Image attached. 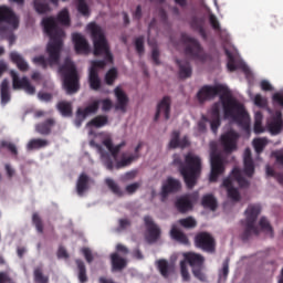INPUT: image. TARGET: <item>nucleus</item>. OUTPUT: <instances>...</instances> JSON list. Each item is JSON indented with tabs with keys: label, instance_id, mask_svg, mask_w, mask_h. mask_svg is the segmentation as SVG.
Wrapping results in <instances>:
<instances>
[{
	"label": "nucleus",
	"instance_id": "1",
	"mask_svg": "<svg viewBox=\"0 0 283 283\" xmlns=\"http://www.w3.org/2000/svg\"><path fill=\"white\" fill-rule=\"evenodd\" d=\"M216 96H219L220 98L226 118H232V120H234L239 127H242V129L249 132V129H251V119L249 118V113H247L244 105L238 102L233 95H231L229 87L222 84H217L214 86L203 85L197 93L199 103L211 101V98H216Z\"/></svg>",
	"mask_w": 283,
	"mask_h": 283
},
{
	"label": "nucleus",
	"instance_id": "2",
	"mask_svg": "<svg viewBox=\"0 0 283 283\" xmlns=\"http://www.w3.org/2000/svg\"><path fill=\"white\" fill-rule=\"evenodd\" d=\"M45 34L50 36V42L46 45V53L49 59L44 55H39L33 59L35 65H40L43 70H48V65H59L61 61V51L63 50V39H65V31L60 28L54 17H48L42 20Z\"/></svg>",
	"mask_w": 283,
	"mask_h": 283
},
{
	"label": "nucleus",
	"instance_id": "3",
	"mask_svg": "<svg viewBox=\"0 0 283 283\" xmlns=\"http://www.w3.org/2000/svg\"><path fill=\"white\" fill-rule=\"evenodd\" d=\"M102 145L106 147V149L109 151H106L103 149V146L96 144V142L91 140L90 146L96 147L98 153L101 154V158L104 160V165L108 171H114L115 169H125V167H129L134 160H138L140 158V149H143V142H139L138 145L135 147V154L130 155L128 157H123L119 161H117L114 166V160L118 158V154H120V150L123 147L127 145V143L122 142L120 144L114 146V142H112V138L107 137L102 142ZM112 157L114 160H112Z\"/></svg>",
	"mask_w": 283,
	"mask_h": 283
},
{
	"label": "nucleus",
	"instance_id": "4",
	"mask_svg": "<svg viewBox=\"0 0 283 283\" xmlns=\"http://www.w3.org/2000/svg\"><path fill=\"white\" fill-rule=\"evenodd\" d=\"M87 30L91 32L93 40L94 56H104V60H94L91 62L90 72H98V70H105L107 63H114V55L109 50L107 38H105L103 29H101V27L94 22H91L87 25Z\"/></svg>",
	"mask_w": 283,
	"mask_h": 283
},
{
	"label": "nucleus",
	"instance_id": "5",
	"mask_svg": "<svg viewBox=\"0 0 283 283\" xmlns=\"http://www.w3.org/2000/svg\"><path fill=\"white\" fill-rule=\"evenodd\" d=\"M175 165H179V172L186 182L188 189H193L198 185V178L202 174V159L191 153L185 156V163L180 159L174 160Z\"/></svg>",
	"mask_w": 283,
	"mask_h": 283
},
{
	"label": "nucleus",
	"instance_id": "6",
	"mask_svg": "<svg viewBox=\"0 0 283 283\" xmlns=\"http://www.w3.org/2000/svg\"><path fill=\"white\" fill-rule=\"evenodd\" d=\"M59 72L63 78L64 90L67 94H76L81 90L78 71L76 65L70 57H65L64 64L59 67Z\"/></svg>",
	"mask_w": 283,
	"mask_h": 283
},
{
	"label": "nucleus",
	"instance_id": "7",
	"mask_svg": "<svg viewBox=\"0 0 283 283\" xmlns=\"http://www.w3.org/2000/svg\"><path fill=\"white\" fill-rule=\"evenodd\" d=\"M233 180L238 182L241 189L249 188V185L251 184L249 182V180H247V178H244V176L242 175V170L238 167L232 169L230 177L223 179L222 185L227 188L228 198H230V200H233V202H240V191L238 190V188L233 187Z\"/></svg>",
	"mask_w": 283,
	"mask_h": 283
},
{
	"label": "nucleus",
	"instance_id": "8",
	"mask_svg": "<svg viewBox=\"0 0 283 283\" xmlns=\"http://www.w3.org/2000/svg\"><path fill=\"white\" fill-rule=\"evenodd\" d=\"M6 23H8V25H12L14 30L19 28V19H17L14 12L8 7H0V36L2 39H7L9 41V45H13L17 41V36H14L13 33L8 35V25H6Z\"/></svg>",
	"mask_w": 283,
	"mask_h": 283
},
{
	"label": "nucleus",
	"instance_id": "9",
	"mask_svg": "<svg viewBox=\"0 0 283 283\" xmlns=\"http://www.w3.org/2000/svg\"><path fill=\"white\" fill-rule=\"evenodd\" d=\"M262 212V208L260 205H250L245 210V229L241 234V240L243 242H248L251 239V234L260 235V229L255 227V221L258 220V216Z\"/></svg>",
	"mask_w": 283,
	"mask_h": 283
},
{
	"label": "nucleus",
	"instance_id": "10",
	"mask_svg": "<svg viewBox=\"0 0 283 283\" xmlns=\"http://www.w3.org/2000/svg\"><path fill=\"white\" fill-rule=\"evenodd\" d=\"M185 260L191 266L192 275L199 282H207V274L205 273V256L196 252H188L185 254Z\"/></svg>",
	"mask_w": 283,
	"mask_h": 283
},
{
	"label": "nucleus",
	"instance_id": "11",
	"mask_svg": "<svg viewBox=\"0 0 283 283\" xmlns=\"http://www.w3.org/2000/svg\"><path fill=\"white\" fill-rule=\"evenodd\" d=\"M181 42L184 43V45H186V56H189V59L193 60L202 59V45H200V42L198 40L189 36L187 33H182Z\"/></svg>",
	"mask_w": 283,
	"mask_h": 283
},
{
	"label": "nucleus",
	"instance_id": "12",
	"mask_svg": "<svg viewBox=\"0 0 283 283\" xmlns=\"http://www.w3.org/2000/svg\"><path fill=\"white\" fill-rule=\"evenodd\" d=\"M195 247L205 253H216V238L209 232H199L195 235Z\"/></svg>",
	"mask_w": 283,
	"mask_h": 283
},
{
	"label": "nucleus",
	"instance_id": "13",
	"mask_svg": "<svg viewBox=\"0 0 283 283\" xmlns=\"http://www.w3.org/2000/svg\"><path fill=\"white\" fill-rule=\"evenodd\" d=\"M240 139V134L235 130H228L220 137L221 146L226 154H233L238 149V140Z\"/></svg>",
	"mask_w": 283,
	"mask_h": 283
},
{
	"label": "nucleus",
	"instance_id": "14",
	"mask_svg": "<svg viewBox=\"0 0 283 283\" xmlns=\"http://www.w3.org/2000/svg\"><path fill=\"white\" fill-rule=\"evenodd\" d=\"M266 129L272 136H277L282 134L283 129V117L282 112L276 111L270 115L266 120Z\"/></svg>",
	"mask_w": 283,
	"mask_h": 283
},
{
	"label": "nucleus",
	"instance_id": "15",
	"mask_svg": "<svg viewBox=\"0 0 283 283\" xmlns=\"http://www.w3.org/2000/svg\"><path fill=\"white\" fill-rule=\"evenodd\" d=\"M10 76L12 78L13 90H24V92L30 95L36 93V88L32 86L27 76L19 78V74L14 71H10Z\"/></svg>",
	"mask_w": 283,
	"mask_h": 283
},
{
	"label": "nucleus",
	"instance_id": "16",
	"mask_svg": "<svg viewBox=\"0 0 283 283\" xmlns=\"http://www.w3.org/2000/svg\"><path fill=\"white\" fill-rule=\"evenodd\" d=\"M210 163H211L210 182H217L218 176H221V174H224V161L222 160V156L218 154H211Z\"/></svg>",
	"mask_w": 283,
	"mask_h": 283
},
{
	"label": "nucleus",
	"instance_id": "17",
	"mask_svg": "<svg viewBox=\"0 0 283 283\" xmlns=\"http://www.w3.org/2000/svg\"><path fill=\"white\" fill-rule=\"evenodd\" d=\"M144 222L147 229L146 240L149 244H154V242H158L160 239V228L156 226L154 219L149 216L144 217Z\"/></svg>",
	"mask_w": 283,
	"mask_h": 283
},
{
	"label": "nucleus",
	"instance_id": "18",
	"mask_svg": "<svg viewBox=\"0 0 283 283\" xmlns=\"http://www.w3.org/2000/svg\"><path fill=\"white\" fill-rule=\"evenodd\" d=\"M181 187L182 185L180 184V180L169 177L161 187V202H166L167 198H169V193H177Z\"/></svg>",
	"mask_w": 283,
	"mask_h": 283
},
{
	"label": "nucleus",
	"instance_id": "19",
	"mask_svg": "<svg viewBox=\"0 0 283 283\" xmlns=\"http://www.w3.org/2000/svg\"><path fill=\"white\" fill-rule=\"evenodd\" d=\"M99 105H101V101L96 99L85 108L83 109L78 108L76 112L75 125H77V127H81L82 123L84 122L85 118H87V116H90V114H96V112H98Z\"/></svg>",
	"mask_w": 283,
	"mask_h": 283
},
{
	"label": "nucleus",
	"instance_id": "20",
	"mask_svg": "<svg viewBox=\"0 0 283 283\" xmlns=\"http://www.w3.org/2000/svg\"><path fill=\"white\" fill-rule=\"evenodd\" d=\"M114 94L117 101V103L114 105L115 112H122L125 114L127 112V105H129V97L127 96V93L117 86L114 90Z\"/></svg>",
	"mask_w": 283,
	"mask_h": 283
},
{
	"label": "nucleus",
	"instance_id": "21",
	"mask_svg": "<svg viewBox=\"0 0 283 283\" xmlns=\"http://www.w3.org/2000/svg\"><path fill=\"white\" fill-rule=\"evenodd\" d=\"M161 114L166 120H169L171 114V97L164 96L163 99L158 103L155 120H158Z\"/></svg>",
	"mask_w": 283,
	"mask_h": 283
},
{
	"label": "nucleus",
	"instance_id": "22",
	"mask_svg": "<svg viewBox=\"0 0 283 283\" xmlns=\"http://www.w3.org/2000/svg\"><path fill=\"white\" fill-rule=\"evenodd\" d=\"M243 172L248 178H253L255 174V163L251 154V148H245L243 153Z\"/></svg>",
	"mask_w": 283,
	"mask_h": 283
},
{
	"label": "nucleus",
	"instance_id": "23",
	"mask_svg": "<svg viewBox=\"0 0 283 283\" xmlns=\"http://www.w3.org/2000/svg\"><path fill=\"white\" fill-rule=\"evenodd\" d=\"M73 43L75 45V52L77 54H88L90 53V43L85 36L81 33H73L72 34Z\"/></svg>",
	"mask_w": 283,
	"mask_h": 283
},
{
	"label": "nucleus",
	"instance_id": "24",
	"mask_svg": "<svg viewBox=\"0 0 283 283\" xmlns=\"http://www.w3.org/2000/svg\"><path fill=\"white\" fill-rule=\"evenodd\" d=\"M111 266L113 273H118L127 269V259L120 256L118 252L111 254Z\"/></svg>",
	"mask_w": 283,
	"mask_h": 283
},
{
	"label": "nucleus",
	"instance_id": "25",
	"mask_svg": "<svg viewBox=\"0 0 283 283\" xmlns=\"http://www.w3.org/2000/svg\"><path fill=\"white\" fill-rule=\"evenodd\" d=\"M56 125L55 118H48L42 123L35 125V132L41 136H50L52 134V128Z\"/></svg>",
	"mask_w": 283,
	"mask_h": 283
},
{
	"label": "nucleus",
	"instance_id": "26",
	"mask_svg": "<svg viewBox=\"0 0 283 283\" xmlns=\"http://www.w3.org/2000/svg\"><path fill=\"white\" fill-rule=\"evenodd\" d=\"M90 189V176L87 174L82 172L76 181V193L77 196H83L85 191Z\"/></svg>",
	"mask_w": 283,
	"mask_h": 283
},
{
	"label": "nucleus",
	"instance_id": "27",
	"mask_svg": "<svg viewBox=\"0 0 283 283\" xmlns=\"http://www.w3.org/2000/svg\"><path fill=\"white\" fill-rule=\"evenodd\" d=\"M10 60L17 65L20 72H28V70H30V65L25 62L23 55L19 54L17 51L10 53Z\"/></svg>",
	"mask_w": 283,
	"mask_h": 283
},
{
	"label": "nucleus",
	"instance_id": "28",
	"mask_svg": "<svg viewBox=\"0 0 283 283\" xmlns=\"http://www.w3.org/2000/svg\"><path fill=\"white\" fill-rule=\"evenodd\" d=\"M170 238L179 244H189V237L182 232V230L178 229V226L172 224L170 229Z\"/></svg>",
	"mask_w": 283,
	"mask_h": 283
},
{
	"label": "nucleus",
	"instance_id": "29",
	"mask_svg": "<svg viewBox=\"0 0 283 283\" xmlns=\"http://www.w3.org/2000/svg\"><path fill=\"white\" fill-rule=\"evenodd\" d=\"M176 63L179 67V77L180 78H189L191 77L192 70L191 64L187 60H176Z\"/></svg>",
	"mask_w": 283,
	"mask_h": 283
},
{
	"label": "nucleus",
	"instance_id": "30",
	"mask_svg": "<svg viewBox=\"0 0 283 283\" xmlns=\"http://www.w3.org/2000/svg\"><path fill=\"white\" fill-rule=\"evenodd\" d=\"M176 208L179 213H187V211H191V209H193V203L189 197L184 196L176 201Z\"/></svg>",
	"mask_w": 283,
	"mask_h": 283
},
{
	"label": "nucleus",
	"instance_id": "31",
	"mask_svg": "<svg viewBox=\"0 0 283 283\" xmlns=\"http://www.w3.org/2000/svg\"><path fill=\"white\" fill-rule=\"evenodd\" d=\"M0 95H1V104L8 105V103H10V99H11L10 82H8V80L2 81L0 85Z\"/></svg>",
	"mask_w": 283,
	"mask_h": 283
},
{
	"label": "nucleus",
	"instance_id": "32",
	"mask_svg": "<svg viewBox=\"0 0 283 283\" xmlns=\"http://www.w3.org/2000/svg\"><path fill=\"white\" fill-rule=\"evenodd\" d=\"M46 1L48 0H34V8L39 14H45V12H50V4L46 3ZM49 1L54 6L59 3V0H49Z\"/></svg>",
	"mask_w": 283,
	"mask_h": 283
},
{
	"label": "nucleus",
	"instance_id": "33",
	"mask_svg": "<svg viewBox=\"0 0 283 283\" xmlns=\"http://www.w3.org/2000/svg\"><path fill=\"white\" fill-rule=\"evenodd\" d=\"M201 205L205 209H210V211H216V209H218V200L211 193L202 197Z\"/></svg>",
	"mask_w": 283,
	"mask_h": 283
},
{
	"label": "nucleus",
	"instance_id": "34",
	"mask_svg": "<svg viewBox=\"0 0 283 283\" xmlns=\"http://www.w3.org/2000/svg\"><path fill=\"white\" fill-rule=\"evenodd\" d=\"M88 83L91 90H93L94 92H98V90H101L102 82L101 77L98 76V71H90Z\"/></svg>",
	"mask_w": 283,
	"mask_h": 283
},
{
	"label": "nucleus",
	"instance_id": "35",
	"mask_svg": "<svg viewBox=\"0 0 283 283\" xmlns=\"http://www.w3.org/2000/svg\"><path fill=\"white\" fill-rule=\"evenodd\" d=\"M49 145L50 142H48V139L34 138L28 143L27 149H29V151H32V149H43V147H48Z\"/></svg>",
	"mask_w": 283,
	"mask_h": 283
},
{
	"label": "nucleus",
	"instance_id": "36",
	"mask_svg": "<svg viewBox=\"0 0 283 283\" xmlns=\"http://www.w3.org/2000/svg\"><path fill=\"white\" fill-rule=\"evenodd\" d=\"M157 269L165 279L169 277V273H171V265L165 259H160L157 261Z\"/></svg>",
	"mask_w": 283,
	"mask_h": 283
},
{
	"label": "nucleus",
	"instance_id": "37",
	"mask_svg": "<svg viewBox=\"0 0 283 283\" xmlns=\"http://www.w3.org/2000/svg\"><path fill=\"white\" fill-rule=\"evenodd\" d=\"M108 122L109 119L107 118V116L98 115L87 123V127H96L98 129L101 127H105Z\"/></svg>",
	"mask_w": 283,
	"mask_h": 283
},
{
	"label": "nucleus",
	"instance_id": "38",
	"mask_svg": "<svg viewBox=\"0 0 283 283\" xmlns=\"http://www.w3.org/2000/svg\"><path fill=\"white\" fill-rule=\"evenodd\" d=\"M75 264L77 266V270H78V281L81 283H86L87 282V269L85 268V262H83V260L81 259H77L75 261Z\"/></svg>",
	"mask_w": 283,
	"mask_h": 283
},
{
	"label": "nucleus",
	"instance_id": "39",
	"mask_svg": "<svg viewBox=\"0 0 283 283\" xmlns=\"http://www.w3.org/2000/svg\"><path fill=\"white\" fill-rule=\"evenodd\" d=\"M264 115L262 112H256L254 115V134H264V126H262V120Z\"/></svg>",
	"mask_w": 283,
	"mask_h": 283
},
{
	"label": "nucleus",
	"instance_id": "40",
	"mask_svg": "<svg viewBox=\"0 0 283 283\" xmlns=\"http://www.w3.org/2000/svg\"><path fill=\"white\" fill-rule=\"evenodd\" d=\"M33 279L35 283H50V277L43 274V270L41 268L34 269Z\"/></svg>",
	"mask_w": 283,
	"mask_h": 283
},
{
	"label": "nucleus",
	"instance_id": "41",
	"mask_svg": "<svg viewBox=\"0 0 283 283\" xmlns=\"http://www.w3.org/2000/svg\"><path fill=\"white\" fill-rule=\"evenodd\" d=\"M57 109L62 116H72V103L70 102H60Z\"/></svg>",
	"mask_w": 283,
	"mask_h": 283
},
{
	"label": "nucleus",
	"instance_id": "42",
	"mask_svg": "<svg viewBox=\"0 0 283 283\" xmlns=\"http://www.w3.org/2000/svg\"><path fill=\"white\" fill-rule=\"evenodd\" d=\"M105 184L107 185L108 189H111V191L115 193V196H123V190H120V186H118V184H116L114 179L107 178L105 180Z\"/></svg>",
	"mask_w": 283,
	"mask_h": 283
},
{
	"label": "nucleus",
	"instance_id": "43",
	"mask_svg": "<svg viewBox=\"0 0 283 283\" xmlns=\"http://www.w3.org/2000/svg\"><path fill=\"white\" fill-rule=\"evenodd\" d=\"M116 78H118V71L116 70V67L109 69L105 74L106 85H114Z\"/></svg>",
	"mask_w": 283,
	"mask_h": 283
},
{
	"label": "nucleus",
	"instance_id": "44",
	"mask_svg": "<svg viewBox=\"0 0 283 283\" xmlns=\"http://www.w3.org/2000/svg\"><path fill=\"white\" fill-rule=\"evenodd\" d=\"M169 149H178L180 147V132L174 130L171 133V138L168 144Z\"/></svg>",
	"mask_w": 283,
	"mask_h": 283
},
{
	"label": "nucleus",
	"instance_id": "45",
	"mask_svg": "<svg viewBox=\"0 0 283 283\" xmlns=\"http://www.w3.org/2000/svg\"><path fill=\"white\" fill-rule=\"evenodd\" d=\"M178 223L184 227V229H196L197 227V222L196 219H193V217H187L185 219H180L178 221Z\"/></svg>",
	"mask_w": 283,
	"mask_h": 283
},
{
	"label": "nucleus",
	"instance_id": "46",
	"mask_svg": "<svg viewBox=\"0 0 283 283\" xmlns=\"http://www.w3.org/2000/svg\"><path fill=\"white\" fill-rule=\"evenodd\" d=\"M32 224H34L38 233H43V219H41L39 212L32 214Z\"/></svg>",
	"mask_w": 283,
	"mask_h": 283
},
{
	"label": "nucleus",
	"instance_id": "47",
	"mask_svg": "<svg viewBox=\"0 0 283 283\" xmlns=\"http://www.w3.org/2000/svg\"><path fill=\"white\" fill-rule=\"evenodd\" d=\"M57 22L61 23V25H70V11H67V9H63L59 12Z\"/></svg>",
	"mask_w": 283,
	"mask_h": 283
},
{
	"label": "nucleus",
	"instance_id": "48",
	"mask_svg": "<svg viewBox=\"0 0 283 283\" xmlns=\"http://www.w3.org/2000/svg\"><path fill=\"white\" fill-rule=\"evenodd\" d=\"M135 50L139 56H143L145 54V36L136 38Z\"/></svg>",
	"mask_w": 283,
	"mask_h": 283
},
{
	"label": "nucleus",
	"instance_id": "49",
	"mask_svg": "<svg viewBox=\"0 0 283 283\" xmlns=\"http://www.w3.org/2000/svg\"><path fill=\"white\" fill-rule=\"evenodd\" d=\"M0 147L1 149H8L12 154V156H19V150L17 149V145L10 142L2 140L0 143Z\"/></svg>",
	"mask_w": 283,
	"mask_h": 283
},
{
	"label": "nucleus",
	"instance_id": "50",
	"mask_svg": "<svg viewBox=\"0 0 283 283\" xmlns=\"http://www.w3.org/2000/svg\"><path fill=\"white\" fill-rule=\"evenodd\" d=\"M266 138H256L253 140L254 149L256 154H262L264 151V147H266Z\"/></svg>",
	"mask_w": 283,
	"mask_h": 283
},
{
	"label": "nucleus",
	"instance_id": "51",
	"mask_svg": "<svg viewBox=\"0 0 283 283\" xmlns=\"http://www.w3.org/2000/svg\"><path fill=\"white\" fill-rule=\"evenodd\" d=\"M77 12L83 17H90V7L85 0H77Z\"/></svg>",
	"mask_w": 283,
	"mask_h": 283
},
{
	"label": "nucleus",
	"instance_id": "52",
	"mask_svg": "<svg viewBox=\"0 0 283 283\" xmlns=\"http://www.w3.org/2000/svg\"><path fill=\"white\" fill-rule=\"evenodd\" d=\"M259 226L261 227L262 231H266V233H270L271 238H273V227H271V223L266 218L262 217L259 221Z\"/></svg>",
	"mask_w": 283,
	"mask_h": 283
},
{
	"label": "nucleus",
	"instance_id": "53",
	"mask_svg": "<svg viewBox=\"0 0 283 283\" xmlns=\"http://www.w3.org/2000/svg\"><path fill=\"white\" fill-rule=\"evenodd\" d=\"M180 273L182 277V282H189L191 280V274H189V269H187V262H180Z\"/></svg>",
	"mask_w": 283,
	"mask_h": 283
},
{
	"label": "nucleus",
	"instance_id": "54",
	"mask_svg": "<svg viewBox=\"0 0 283 283\" xmlns=\"http://www.w3.org/2000/svg\"><path fill=\"white\" fill-rule=\"evenodd\" d=\"M226 55L228 56V70L229 72H235V70H238V67L235 66V59L233 57V54L230 53V51L228 49L224 50Z\"/></svg>",
	"mask_w": 283,
	"mask_h": 283
},
{
	"label": "nucleus",
	"instance_id": "55",
	"mask_svg": "<svg viewBox=\"0 0 283 283\" xmlns=\"http://www.w3.org/2000/svg\"><path fill=\"white\" fill-rule=\"evenodd\" d=\"M209 23L214 32H222V27H220V21L218 20V17H216V14L209 15Z\"/></svg>",
	"mask_w": 283,
	"mask_h": 283
},
{
	"label": "nucleus",
	"instance_id": "56",
	"mask_svg": "<svg viewBox=\"0 0 283 283\" xmlns=\"http://www.w3.org/2000/svg\"><path fill=\"white\" fill-rule=\"evenodd\" d=\"M208 123H210L211 132L218 134V129H220V125H222L220 117H210Z\"/></svg>",
	"mask_w": 283,
	"mask_h": 283
},
{
	"label": "nucleus",
	"instance_id": "57",
	"mask_svg": "<svg viewBox=\"0 0 283 283\" xmlns=\"http://www.w3.org/2000/svg\"><path fill=\"white\" fill-rule=\"evenodd\" d=\"M229 275V258H227L224 261H223V264H222V270L220 271L219 273V280H227Z\"/></svg>",
	"mask_w": 283,
	"mask_h": 283
},
{
	"label": "nucleus",
	"instance_id": "58",
	"mask_svg": "<svg viewBox=\"0 0 283 283\" xmlns=\"http://www.w3.org/2000/svg\"><path fill=\"white\" fill-rule=\"evenodd\" d=\"M191 27L195 28V30H198L202 39H207V31H205V28L202 27V24L198 23V20H193L191 22Z\"/></svg>",
	"mask_w": 283,
	"mask_h": 283
},
{
	"label": "nucleus",
	"instance_id": "59",
	"mask_svg": "<svg viewBox=\"0 0 283 283\" xmlns=\"http://www.w3.org/2000/svg\"><path fill=\"white\" fill-rule=\"evenodd\" d=\"M102 112H109L114 107V103L109 98L99 99Z\"/></svg>",
	"mask_w": 283,
	"mask_h": 283
},
{
	"label": "nucleus",
	"instance_id": "60",
	"mask_svg": "<svg viewBox=\"0 0 283 283\" xmlns=\"http://www.w3.org/2000/svg\"><path fill=\"white\" fill-rule=\"evenodd\" d=\"M210 118H220V103H214L210 109Z\"/></svg>",
	"mask_w": 283,
	"mask_h": 283
},
{
	"label": "nucleus",
	"instance_id": "61",
	"mask_svg": "<svg viewBox=\"0 0 283 283\" xmlns=\"http://www.w3.org/2000/svg\"><path fill=\"white\" fill-rule=\"evenodd\" d=\"M82 253L88 264H92V262H94V255L92 254V250H90V248H83Z\"/></svg>",
	"mask_w": 283,
	"mask_h": 283
},
{
	"label": "nucleus",
	"instance_id": "62",
	"mask_svg": "<svg viewBox=\"0 0 283 283\" xmlns=\"http://www.w3.org/2000/svg\"><path fill=\"white\" fill-rule=\"evenodd\" d=\"M151 59L155 65H160V51H158L157 46L153 48Z\"/></svg>",
	"mask_w": 283,
	"mask_h": 283
},
{
	"label": "nucleus",
	"instance_id": "63",
	"mask_svg": "<svg viewBox=\"0 0 283 283\" xmlns=\"http://www.w3.org/2000/svg\"><path fill=\"white\" fill-rule=\"evenodd\" d=\"M207 123H209V119L207 118V116H202L201 120L198 123V130L201 134H205V132H207Z\"/></svg>",
	"mask_w": 283,
	"mask_h": 283
},
{
	"label": "nucleus",
	"instance_id": "64",
	"mask_svg": "<svg viewBox=\"0 0 283 283\" xmlns=\"http://www.w3.org/2000/svg\"><path fill=\"white\" fill-rule=\"evenodd\" d=\"M272 99L274 103H277V105H280L281 107H283V95L280 94V93H275L273 96H272Z\"/></svg>",
	"mask_w": 283,
	"mask_h": 283
}]
</instances>
